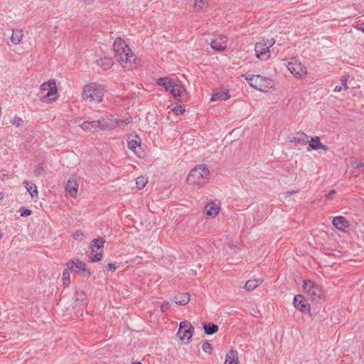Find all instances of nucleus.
Masks as SVG:
<instances>
[{
  "label": "nucleus",
  "mask_w": 364,
  "mask_h": 364,
  "mask_svg": "<svg viewBox=\"0 0 364 364\" xmlns=\"http://www.w3.org/2000/svg\"><path fill=\"white\" fill-rule=\"evenodd\" d=\"M113 50L114 58L123 68L130 70L136 65V56L122 38L118 37L114 40Z\"/></svg>",
  "instance_id": "1"
},
{
  "label": "nucleus",
  "mask_w": 364,
  "mask_h": 364,
  "mask_svg": "<svg viewBox=\"0 0 364 364\" xmlns=\"http://www.w3.org/2000/svg\"><path fill=\"white\" fill-rule=\"evenodd\" d=\"M210 176L209 170L203 165H200L191 170L188 176L189 183L203 186L205 182L202 180H208Z\"/></svg>",
  "instance_id": "2"
},
{
  "label": "nucleus",
  "mask_w": 364,
  "mask_h": 364,
  "mask_svg": "<svg viewBox=\"0 0 364 364\" xmlns=\"http://www.w3.org/2000/svg\"><path fill=\"white\" fill-rule=\"evenodd\" d=\"M245 79L251 87L262 92H267L274 85V82L270 78L259 75H245Z\"/></svg>",
  "instance_id": "3"
},
{
  "label": "nucleus",
  "mask_w": 364,
  "mask_h": 364,
  "mask_svg": "<svg viewBox=\"0 0 364 364\" xmlns=\"http://www.w3.org/2000/svg\"><path fill=\"white\" fill-rule=\"evenodd\" d=\"M304 293L312 301L318 302L323 299V292L321 287L312 281H304L303 285Z\"/></svg>",
  "instance_id": "4"
},
{
  "label": "nucleus",
  "mask_w": 364,
  "mask_h": 364,
  "mask_svg": "<svg viewBox=\"0 0 364 364\" xmlns=\"http://www.w3.org/2000/svg\"><path fill=\"white\" fill-rule=\"evenodd\" d=\"M42 92L46 91V94L41 97V101L46 103H51L56 100L58 92L56 84L54 80H50L41 85Z\"/></svg>",
  "instance_id": "5"
},
{
  "label": "nucleus",
  "mask_w": 364,
  "mask_h": 364,
  "mask_svg": "<svg viewBox=\"0 0 364 364\" xmlns=\"http://www.w3.org/2000/svg\"><path fill=\"white\" fill-rule=\"evenodd\" d=\"M273 38L262 39L255 45V50L257 58L264 60L269 58V48L274 44Z\"/></svg>",
  "instance_id": "6"
},
{
  "label": "nucleus",
  "mask_w": 364,
  "mask_h": 364,
  "mask_svg": "<svg viewBox=\"0 0 364 364\" xmlns=\"http://www.w3.org/2000/svg\"><path fill=\"white\" fill-rule=\"evenodd\" d=\"M119 121L113 118L112 116L106 115L100 118V119L92 120V129L98 128L100 130L105 131L114 129Z\"/></svg>",
  "instance_id": "7"
},
{
  "label": "nucleus",
  "mask_w": 364,
  "mask_h": 364,
  "mask_svg": "<svg viewBox=\"0 0 364 364\" xmlns=\"http://www.w3.org/2000/svg\"><path fill=\"white\" fill-rule=\"evenodd\" d=\"M105 239L100 237L92 239V262L100 261L103 257Z\"/></svg>",
  "instance_id": "8"
},
{
  "label": "nucleus",
  "mask_w": 364,
  "mask_h": 364,
  "mask_svg": "<svg viewBox=\"0 0 364 364\" xmlns=\"http://www.w3.org/2000/svg\"><path fill=\"white\" fill-rule=\"evenodd\" d=\"M66 267H68L70 272L76 274L83 276L90 275V271L86 264L78 259H73L68 261L66 263Z\"/></svg>",
  "instance_id": "9"
},
{
  "label": "nucleus",
  "mask_w": 364,
  "mask_h": 364,
  "mask_svg": "<svg viewBox=\"0 0 364 364\" xmlns=\"http://www.w3.org/2000/svg\"><path fill=\"white\" fill-rule=\"evenodd\" d=\"M289 72L295 77L301 78L306 73V68L296 59H291V61L285 64Z\"/></svg>",
  "instance_id": "10"
},
{
  "label": "nucleus",
  "mask_w": 364,
  "mask_h": 364,
  "mask_svg": "<svg viewBox=\"0 0 364 364\" xmlns=\"http://www.w3.org/2000/svg\"><path fill=\"white\" fill-rule=\"evenodd\" d=\"M169 92L178 102H182L187 97L186 90L179 80L175 82Z\"/></svg>",
  "instance_id": "11"
},
{
  "label": "nucleus",
  "mask_w": 364,
  "mask_h": 364,
  "mask_svg": "<svg viewBox=\"0 0 364 364\" xmlns=\"http://www.w3.org/2000/svg\"><path fill=\"white\" fill-rule=\"evenodd\" d=\"M193 329L191 323L188 321H183L180 323L178 335L181 341H189L193 336L191 330Z\"/></svg>",
  "instance_id": "12"
},
{
  "label": "nucleus",
  "mask_w": 364,
  "mask_h": 364,
  "mask_svg": "<svg viewBox=\"0 0 364 364\" xmlns=\"http://www.w3.org/2000/svg\"><path fill=\"white\" fill-rule=\"evenodd\" d=\"M293 304L294 307L300 311L310 313V306L302 295H296Z\"/></svg>",
  "instance_id": "13"
},
{
  "label": "nucleus",
  "mask_w": 364,
  "mask_h": 364,
  "mask_svg": "<svg viewBox=\"0 0 364 364\" xmlns=\"http://www.w3.org/2000/svg\"><path fill=\"white\" fill-rule=\"evenodd\" d=\"M105 93V87L102 85L92 83V101L101 102Z\"/></svg>",
  "instance_id": "14"
},
{
  "label": "nucleus",
  "mask_w": 364,
  "mask_h": 364,
  "mask_svg": "<svg viewBox=\"0 0 364 364\" xmlns=\"http://www.w3.org/2000/svg\"><path fill=\"white\" fill-rule=\"evenodd\" d=\"M227 41L226 36H220L211 41V48L215 50H224L227 47Z\"/></svg>",
  "instance_id": "15"
},
{
  "label": "nucleus",
  "mask_w": 364,
  "mask_h": 364,
  "mask_svg": "<svg viewBox=\"0 0 364 364\" xmlns=\"http://www.w3.org/2000/svg\"><path fill=\"white\" fill-rule=\"evenodd\" d=\"M319 149L324 151H328L329 149L328 146L324 145L321 142V139L318 136H316L311 137L309 143V146L307 147V151H310L311 150H317Z\"/></svg>",
  "instance_id": "16"
},
{
  "label": "nucleus",
  "mask_w": 364,
  "mask_h": 364,
  "mask_svg": "<svg viewBox=\"0 0 364 364\" xmlns=\"http://www.w3.org/2000/svg\"><path fill=\"white\" fill-rule=\"evenodd\" d=\"M220 210V203L217 200L207 203L205 207L206 214L212 218H215L219 213Z\"/></svg>",
  "instance_id": "17"
},
{
  "label": "nucleus",
  "mask_w": 364,
  "mask_h": 364,
  "mask_svg": "<svg viewBox=\"0 0 364 364\" xmlns=\"http://www.w3.org/2000/svg\"><path fill=\"white\" fill-rule=\"evenodd\" d=\"M332 223L336 229L342 231H344L349 226L348 221L343 216L334 217Z\"/></svg>",
  "instance_id": "18"
},
{
  "label": "nucleus",
  "mask_w": 364,
  "mask_h": 364,
  "mask_svg": "<svg viewBox=\"0 0 364 364\" xmlns=\"http://www.w3.org/2000/svg\"><path fill=\"white\" fill-rule=\"evenodd\" d=\"M77 187L78 184L77 181L73 178H70L65 186V191L67 194L70 196L71 197L75 198L77 193Z\"/></svg>",
  "instance_id": "19"
},
{
  "label": "nucleus",
  "mask_w": 364,
  "mask_h": 364,
  "mask_svg": "<svg viewBox=\"0 0 364 364\" xmlns=\"http://www.w3.org/2000/svg\"><path fill=\"white\" fill-rule=\"evenodd\" d=\"M95 63L103 70H109L113 65L112 59L109 57L100 58L97 59Z\"/></svg>",
  "instance_id": "20"
},
{
  "label": "nucleus",
  "mask_w": 364,
  "mask_h": 364,
  "mask_svg": "<svg viewBox=\"0 0 364 364\" xmlns=\"http://www.w3.org/2000/svg\"><path fill=\"white\" fill-rule=\"evenodd\" d=\"M230 97L229 91L228 90H216L212 95L210 100L212 102L218 100H227Z\"/></svg>",
  "instance_id": "21"
},
{
  "label": "nucleus",
  "mask_w": 364,
  "mask_h": 364,
  "mask_svg": "<svg viewBox=\"0 0 364 364\" xmlns=\"http://www.w3.org/2000/svg\"><path fill=\"white\" fill-rule=\"evenodd\" d=\"M176 81V80H173L167 77H159L157 80L156 83L159 85L164 87L166 89V90L170 92L173 85L175 83Z\"/></svg>",
  "instance_id": "22"
},
{
  "label": "nucleus",
  "mask_w": 364,
  "mask_h": 364,
  "mask_svg": "<svg viewBox=\"0 0 364 364\" xmlns=\"http://www.w3.org/2000/svg\"><path fill=\"white\" fill-rule=\"evenodd\" d=\"M224 364H238V353L236 350H230L226 353Z\"/></svg>",
  "instance_id": "23"
},
{
  "label": "nucleus",
  "mask_w": 364,
  "mask_h": 364,
  "mask_svg": "<svg viewBox=\"0 0 364 364\" xmlns=\"http://www.w3.org/2000/svg\"><path fill=\"white\" fill-rule=\"evenodd\" d=\"M190 301V295L188 293H181L174 296V301L178 305H186Z\"/></svg>",
  "instance_id": "24"
},
{
  "label": "nucleus",
  "mask_w": 364,
  "mask_h": 364,
  "mask_svg": "<svg viewBox=\"0 0 364 364\" xmlns=\"http://www.w3.org/2000/svg\"><path fill=\"white\" fill-rule=\"evenodd\" d=\"M307 139L308 136L304 133H297L291 138L290 141L295 144H305L307 142Z\"/></svg>",
  "instance_id": "25"
},
{
  "label": "nucleus",
  "mask_w": 364,
  "mask_h": 364,
  "mask_svg": "<svg viewBox=\"0 0 364 364\" xmlns=\"http://www.w3.org/2000/svg\"><path fill=\"white\" fill-rule=\"evenodd\" d=\"M23 36L22 30L13 31V33L11 37V41L14 44H18Z\"/></svg>",
  "instance_id": "26"
},
{
  "label": "nucleus",
  "mask_w": 364,
  "mask_h": 364,
  "mask_svg": "<svg viewBox=\"0 0 364 364\" xmlns=\"http://www.w3.org/2000/svg\"><path fill=\"white\" fill-rule=\"evenodd\" d=\"M25 187L27 189L28 192L31 195V198H33L35 197H38V190L37 187L33 183H30L28 182H25Z\"/></svg>",
  "instance_id": "27"
},
{
  "label": "nucleus",
  "mask_w": 364,
  "mask_h": 364,
  "mask_svg": "<svg viewBox=\"0 0 364 364\" xmlns=\"http://www.w3.org/2000/svg\"><path fill=\"white\" fill-rule=\"evenodd\" d=\"M262 282V280L260 279H249L245 285V289L247 291H252L254 290L258 285Z\"/></svg>",
  "instance_id": "28"
},
{
  "label": "nucleus",
  "mask_w": 364,
  "mask_h": 364,
  "mask_svg": "<svg viewBox=\"0 0 364 364\" xmlns=\"http://www.w3.org/2000/svg\"><path fill=\"white\" fill-rule=\"evenodd\" d=\"M203 328L207 335H213L218 331V326L216 324H204Z\"/></svg>",
  "instance_id": "29"
},
{
  "label": "nucleus",
  "mask_w": 364,
  "mask_h": 364,
  "mask_svg": "<svg viewBox=\"0 0 364 364\" xmlns=\"http://www.w3.org/2000/svg\"><path fill=\"white\" fill-rule=\"evenodd\" d=\"M148 183L147 178L144 176H139L136 179V185L138 189L141 190Z\"/></svg>",
  "instance_id": "30"
},
{
  "label": "nucleus",
  "mask_w": 364,
  "mask_h": 364,
  "mask_svg": "<svg viewBox=\"0 0 364 364\" xmlns=\"http://www.w3.org/2000/svg\"><path fill=\"white\" fill-rule=\"evenodd\" d=\"M70 270L68 267H66L63 272L62 280L65 286H68L69 284L70 283Z\"/></svg>",
  "instance_id": "31"
},
{
  "label": "nucleus",
  "mask_w": 364,
  "mask_h": 364,
  "mask_svg": "<svg viewBox=\"0 0 364 364\" xmlns=\"http://www.w3.org/2000/svg\"><path fill=\"white\" fill-rule=\"evenodd\" d=\"M207 5V0H195V8L198 11H202Z\"/></svg>",
  "instance_id": "32"
},
{
  "label": "nucleus",
  "mask_w": 364,
  "mask_h": 364,
  "mask_svg": "<svg viewBox=\"0 0 364 364\" xmlns=\"http://www.w3.org/2000/svg\"><path fill=\"white\" fill-rule=\"evenodd\" d=\"M140 146V142L136 139L128 141V147L134 153L137 154L136 148Z\"/></svg>",
  "instance_id": "33"
},
{
  "label": "nucleus",
  "mask_w": 364,
  "mask_h": 364,
  "mask_svg": "<svg viewBox=\"0 0 364 364\" xmlns=\"http://www.w3.org/2000/svg\"><path fill=\"white\" fill-rule=\"evenodd\" d=\"M82 97L85 100H87L91 97V87L89 85L85 86Z\"/></svg>",
  "instance_id": "34"
},
{
  "label": "nucleus",
  "mask_w": 364,
  "mask_h": 364,
  "mask_svg": "<svg viewBox=\"0 0 364 364\" xmlns=\"http://www.w3.org/2000/svg\"><path fill=\"white\" fill-rule=\"evenodd\" d=\"M172 110L177 115L182 114L185 112V109L181 105L174 107Z\"/></svg>",
  "instance_id": "35"
},
{
  "label": "nucleus",
  "mask_w": 364,
  "mask_h": 364,
  "mask_svg": "<svg viewBox=\"0 0 364 364\" xmlns=\"http://www.w3.org/2000/svg\"><path fill=\"white\" fill-rule=\"evenodd\" d=\"M202 349L204 352L210 354L211 351L213 350V348L209 343L205 342L202 346Z\"/></svg>",
  "instance_id": "36"
},
{
  "label": "nucleus",
  "mask_w": 364,
  "mask_h": 364,
  "mask_svg": "<svg viewBox=\"0 0 364 364\" xmlns=\"http://www.w3.org/2000/svg\"><path fill=\"white\" fill-rule=\"evenodd\" d=\"M44 171V168L41 164H38L37 167L34 170V175L36 176H39L42 175Z\"/></svg>",
  "instance_id": "37"
},
{
  "label": "nucleus",
  "mask_w": 364,
  "mask_h": 364,
  "mask_svg": "<svg viewBox=\"0 0 364 364\" xmlns=\"http://www.w3.org/2000/svg\"><path fill=\"white\" fill-rule=\"evenodd\" d=\"M11 122L15 125L16 127H18L20 126H21L22 123H23V120L20 117H15L14 119H13Z\"/></svg>",
  "instance_id": "38"
},
{
  "label": "nucleus",
  "mask_w": 364,
  "mask_h": 364,
  "mask_svg": "<svg viewBox=\"0 0 364 364\" xmlns=\"http://www.w3.org/2000/svg\"><path fill=\"white\" fill-rule=\"evenodd\" d=\"M171 307V304L168 301L164 302L161 306V311L166 312L168 311Z\"/></svg>",
  "instance_id": "39"
},
{
  "label": "nucleus",
  "mask_w": 364,
  "mask_h": 364,
  "mask_svg": "<svg viewBox=\"0 0 364 364\" xmlns=\"http://www.w3.org/2000/svg\"><path fill=\"white\" fill-rule=\"evenodd\" d=\"M73 237L75 239V240H81L82 238H83V233L78 230V231H76L74 234H73Z\"/></svg>",
  "instance_id": "40"
},
{
  "label": "nucleus",
  "mask_w": 364,
  "mask_h": 364,
  "mask_svg": "<svg viewBox=\"0 0 364 364\" xmlns=\"http://www.w3.org/2000/svg\"><path fill=\"white\" fill-rule=\"evenodd\" d=\"M90 127H91V123L90 122H85L81 125V128L85 131L90 130Z\"/></svg>",
  "instance_id": "41"
},
{
  "label": "nucleus",
  "mask_w": 364,
  "mask_h": 364,
  "mask_svg": "<svg viewBox=\"0 0 364 364\" xmlns=\"http://www.w3.org/2000/svg\"><path fill=\"white\" fill-rule=\"evenodd\" d=\"M31 214V211L28 209H22L21 210V216L26 217Z\"/></svg>",
  "instance_id": "42"
},
{
  "label": "nucleus",
  "mask_w": 364,
  "mask_h": 364,
  "mask_svg": "<svg viewBox=\"0 0 364 364\" xmlns=\"http://www.w3.org/2000/svg\"><path fill=\"white\" fill-rule=\"evenodd\" d=\"M347 81H348V76H343L341 78L342 87L343 86L345 90H348V87L347 85Z\"/></svg>",
  "instance_id": "43"
},
{
  "label": "nucleus",
  "mask_w": 364,
  "mask_h": 364,
  "mask_svg": "<svg viewBox=\"0 0 364 364\" xmlns=\"http://www.w3.org/2000/svg\"><path fill=\"white\" fill-rule=\"evenodd\" d=\"M107 269L109 271L114 272L116 270L117 267L114 264L109 263L107 264Z\"/></svg>",
  "instance_id": "44"
},
{
  "label": "nucleus",
  "mask_w": 364,
  "mask_h": 364,
  "mask_svg": "<svg viewBox=\"0 0 364 364\" xmlns=\"http://www.w3.org/2000/svg\"><path fill=\"white\" fill-rule=\"evenodd\" d=\"M336 194V191L335 190H332L326 196V198L327 199H331L332 197Z\"/></svg>",
  "instance_id": "45"
},
{
  "label": "nucleus",
  "mask_w": 364,
  "mask_h": 364,
  "mask_svg": "<svg viewBox=\"0 0 364 364\" xmlns=\"http://www.w3.org/2000/svg\"><path fill=\"white\" fill-rule=\"evenodd\" d=\"M342 90V85H336L335 87H334V92H341Z\"/></svg>",
  "instance_id": "46"
},
{
  "label": "nucleus",
  "mask_w": 364,
  "mask_h": 364,
  "mask_svg": "<svg viewBox=\"0 0 364 364\" xmlns=\"http://www.w3.org/2000/svg\"><path fill=\"white\" fill-rule=\"evenodd\" d=\"M357 29L364 33V23L360 24Z\"/></svg>",
  "instance_id": "47"
},
{
  "label": "nucleus",
  "mask_w": 364,
  "mask_h": 364,
  "mask_svg": "<svg viewBox=\"0 0 364 364\" xmlns=\"http://www.w3.org/2000/svg\"><path fill=\"white\" fill-rule=\"evenodd\" d=\"M296 193V191H291V192H287V193L289 195V196H291L294 193Z\"/></svg>",
  "instance_id": "48"
},
{
  "label": "nucleus",
  "mask_w": 364,
  "mask_h": 364,
  "mask_svg": "<svg viewBox=\"0 0 364 364\" xmlns=\"http://www.w3.org/2000/svg\"><path fill=\"white\" fill-rule=\"evenodd\" d=\"M4 198V193L2 192H0V200H1Z\"/></svg>",
  "instance_id": "49"
},
{
  "label": "nucleus",
  "mask_w": 364,
  "mask_h": 364,
  "mask_svg": "<svg viewBox=\"0 0 364 364\" xmlns=\"http://www.w3.org/2000/svg\"><path fill=\"white\" fill-rule=\"evenodd\" d=\"M359 167H362L363 166L364 167V164H360V165L358 166Z\"/></svg>",
  "instance_id": "50"
},
{
  "label": "nucleus",
  "mask_w": 364,
  "mask_h": 364,
  "mask_svg": "<svg viewBox=\"0 0 364 364\" xmlns=\"http://www.w3.org/2000/svg\"><path fill=\"white\" fill-rule=\"evenodd\" d=\"M132 364H141V363L139 362V363H134Z\"/></svg>",
  "instance_id": "51"
}]
</instances>
